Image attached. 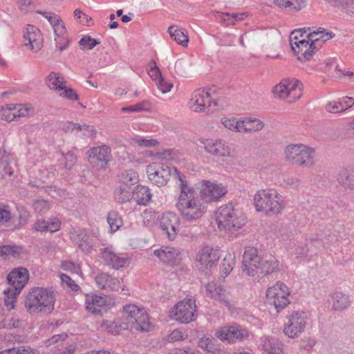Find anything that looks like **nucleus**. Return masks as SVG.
Listing matches in <instances>:
<instances>
[{"mask_svg": "<svg viewBox=\"0 0 354 354\" xmlns=\"http://www.w3.org/2000/svg\"><path fill=\"white\" fill-rule=\"evenodd\" d=\"M180 193L176 207L183 218L192 222L201 218L206 211V207L193 187L189 186L187 180H181L178 183Z\"/></svg>", "mask_w": 354, "mask_h": 354, "instance_id": "f257e3e1", "label": "nucleus"}, {"mask_svg": "<svg viewBox=\"0 0 354 354\" xmlns=\"http://www.w3.org/2000/svg\"><path fill=\"white\" fill-rule=\"evenodd\" d=\"M55 302L54 291L41 287L32 288L24 301L27 312L30 315L50 313L54 310Z\"/></svg>", "mask_w": 354, "mask_h": 354, "instance_id": "f03ea898", "label": "nucleus"}, {"mask_svg": "<svg viewBox=\"0 0 354 354\" xmlns=\"http://www.w3.org/2000/svg\"><path fill=\"white\" fill-rule=\"evenodd\" d=\"M253 201L256 211L267 216H277L286 207L283 197L274 189L258 190Z\"/></svg>", "mask_w": 354, "mask_h": 354, "instance_id": "7ed1b4c3", "label": "nucleus"}, {"mask_svg": "<svg viewBox=\"0 0 354 354\" xmlns=\"http://www.w3.org/2000/svg\"><path fill=\"white\" fill-rule=\"evenodd\" d=\"M245 220L242 211L232 203L221 205L216 211V221L220 230L236 232L245 224Z\"/></svg>", "mask_w": 354, "mask_h": 354, "instance_id": "20e7f679", "label": "nucleus"}, {"mask_svg": "<svg viewBox=\"0 0 354 354\" xmlns=\"http://www.w3.org/2000/svg\"><path fill=\"white\" fill-rule=\"evenodd\" d=\"M122 324L124 329L136 330L138 331H149L151 324L149 317L144 308L136 305L129 304L124 306Z\"/></svg>", "mask_w": 354, "mask_h": 354, "instance_id": "39448f33", "label": "nucleus"}, {"mask_svg": "<svg viewBox=\"0 0 354 354\" xmlns=\"http://www.w3.org/2000/svg\"><path fill=\"white\" fill-rule=\"evenodd\" d=\"M9 287L3 290L4 304L10 308H14L16 297L19 294L29 279L27 269L19 268L11 271L7 277Z\"/></svg>", "mask_w": 354, "mask_h": 354, "instance_id": "423d86ee", "label": "nucleus"}, {"mask_svg": "<svg viewBox=\"0 0 354 354\" xmlns=\"http://www.w3.org/2000/svg\"><path fill=\"white\" fill-rule=\"evenodd\" d=\"M284 157L292 165L309 167L315 163V149L303 144H290L284 149Z\"/></svg>", "mask_w": 354, "mask_h": 354, "instance_id": "0eeeda50", "label": "nucleus"}, {"mask_svg": "<svg viewBox=\"0 0 354 354\" xmlns=\"http://www.w3.org/2000/svg\"><path fill=\"white\" fill-rule=\"evenodd\" d=\"M147 174L152 183L158 187L166 185L171 176L178 180L179 183H181V180H186L185 176L181 174L175 167H170L160 162L149 164L147 167Z\"/></svg>", "mask_w": 354, "mask_h": 354, "instance_id": "6e6552de", "label": "nucleus"}, {"mask_svg": "<svg viewBox=\"0 0 354 354\" xmlns=\"http://www.w3.org/2000/svg\"><path fill=\"white\" fill-rule=\"evenodd\" d=\"M273 93L275 97L292 103L301 97L302 84L295 78L285 79L274 87Z\"/></svg>", "mask_w": 354, "mask_h": 354, "instance_id": "1a4fd4ad", "label": "nucleus"}, {"mask_svg": "<svg viewBox=\"0 0 354 354\" xmlns=\"http://www.w3.org/2000/svg\"><path fill=\"white\" fill-rule=\"evenodd\" d=\"M288 319L284 325L283 333L288 337L294 339L305 330L310 317L303 310H295L288 316Z\"/></svg>", "mask_w": 354, "mask_h": 354, "instance_id": "9d476101", "label": "nucleus"}, {"mask_svg": "<svg viewBox=\"0 0 354 354\" xmlns=\"http://www.w3.org/2000/svg\"><path fill=\"white\" fill-rule=\"evenodd\" d=\"M214 335L222 342L234 344L248 339L250 337V332L245 327L234 324L219 328L216 330Z\"/></svg>", "mask_w": 354, "mask_h": 354, "instance_id": "9b49d317", "label": "nucleus"}, {"mask_svg": "<svg viewBox=\"0 0 354 354\" xmlns=\"http://www.w3.org/2000/svg\"><path fill=\"white\" fill-rule=\"evenodd\" d=\"M288 288L282 282L278 281L266 292V298L270 305H273L277 312L283 309L289 303Z\"/></svg>", "mask_w": 354, "mask_h": 354, "instance_id": "f8f14e48", "label": "nucleus"}, {"mask_svg": "<svg viewBox=\"0 0 354 354\" xmlns=\"http://www.w3.org/2000/svg\"><path fill=\"white\" fill-rule=\"evenodd\" d=\"M205 151L217 158H233L235 150L225 140L221 139H205L201 141Z\"/></svg>", "mask_w": 354, "mask_h": 354, "instance_id": "ddd939ff", "label": "nucleus"}, {"mask_svg": "<svg viewBox=\"0 0 354 354\" xmlns=\"http://www.w3.org/2000/svg\"><path fill=\"white\" fill-rule=\"evenodd\" d=\"M196 306L195 301L189 299L178 302L173 308L171 314L176 320L187 324L194 320L196 317Z\"/></svg>", "mask_w": 354, "mask_h": 354, "instance_id": "4468645a", "label": "nucleus"}, {"mask_svg": "<svg viewBox=\"0 0 354 354\" xmlns=\"http://www.w3.org/2000/svg\"><path fill=\"white\" fill-rule=\"evenodd\" d=\"M262 258L256 248L247 247L243 255V272L251 277L258 274Z\"/></svg>", "mask_w": 354, "mask_h": 354, "instance_id": "2eb2a0df", "label": "nucleus"}, {"mask_svg": "<svg viewBox=\"0 0 354 354\" xmlns=\"http://www.w3.org/2000/svg\"><path fill=\"white\" fill-rule=\"evenodd\" d=\"M219 258L218 248L204 246L196 255V267L201 272H207L218 261Z\"/></svg>", "mask_w": 354, "mask_h": 354, "instance_id": "dca6fc26", "label": "nucleus"}, {"mask_svg": "<svg viewBox=\"0 0 354 354\" xmlns=\"http://www.w3.org/2000/svg\"><path fill=\"white\" fill-rule=\"evenodd\" d=\"M179 225L180 218L174 212H165L159 219L160 228L170 241L174 240L179 232Z\"/></svg>", "mask_w": 354, "mask_h": 354, "instance_id": "f3484780", "label": "nucleus"}, {"mask_svg": "<svg viewBox=\"0 0 354 354\" xmlns=\"http://www.w3.org/2000/svg\"><path fill=\"white\" fill-rule=\"evenodd\" d=\"M31 111L30 104H7L0 109V120L11 122L27 117Z\"/></svg>", "mask_w": 354, "mask_h": 354, "instance_id": "a211bd4d", "label": "nucleus"}, {"mask_svg": "<svg viewBox=\"0 0 354 354\" xmlns=\"http://www.w3.org/2000/svg\"><path fill=\"white\" fill-rule=\"evenodd\" d=\"M227 189L222 185H218L209 180L202 182L201 197L206 202H214L224 196Z\"/></svg>", "mask_w": 354, "mask_h": 354, "instance_id": "6ab92c4d", "label": "nucleus"}, {"mask_svg": "<svg viewBox=\"0 0 354 354\" xmlns=\"http://www.w3.org/2000/svg\"><path fill=\"white\" fill-rule=\"evenodd\" d=\"M95 282L102 290L118 292L121 289L125 291V286L122 285L123 279L113 277L108 273L98 274L95 277Z\"/></svg>", "mask_w": 354, "mask_h": 354, "instance_id": "aec40b11", "label": "nucleus"}, {"mask_svg": "<svg viewBox=\"0 0 354 354\" xmlns=\"http://www.w3.org/2000/svg\"><path fill=\"white\" fill-rule=\"evenodd\" d=\"M292 50L297 55L299 60L306 62L310 60L317 49L313 43L308 38V40L301 39L298 41H294L292 44Z\"/></svg>", "mask_w": 354, "mask_h": 354, "instance_id": "412c9836", "label": "nucleus"}, {"mask_svg": "<svg viewBox=\"0 0 354 354\" xmlns=\"http://www.w3.org/2000/svg\"><path fill=\"white\" fill-rule=\"evenodd\" d=\"M212 97L209 90L197 89L192 95L190 106L196 112H203L211 106Z\"/></svg>", "mask_w": 354, "mask_h": 354, "instance_id": "4be33fe9", "label": "nucleus"}, {"mask_svg": "<svg viewBox=\"0 0 354 354\" xmlns=\"http://www.w3.org/2000/svg\"><path fill=\"white\" fill-rule=\"evenodd\" d=\"M101 257L106 265L115 270L123 268L128 261L127 254H118L110 248L102 249Z\"/></svg>", "mask_w": 354, "mask_h": 354, "instance_id": "5701e85b", "label": "nucleus"}, {"mask_svg": "<svg viewBox=\"0 0 354 354\" xmlns=\"http://www.w3.org/2000/svg\"><path fill=\"white\" fill-rule=\"evenodd\" d=\"M24 37L25 41H28V43H26L25 45H29L30 49L35 52H38L43 46L44 40L42 34L40 30L35 26H27Z\"/></svg>", "mask_w": 354, "mask_h": 354, "instance_id": "b1692460", "label": "nucleus"}, {"mask_svg": "<svg viewBox=\"0 0 354 354\" xmlns=\"http://www.w3.org/2000/svg\"><path fill=\"white\" fill-rule=\"evenodd\" d=\"M257 346L263 351V354H283L281 342L270 336L261 337Z\"/></svg>", "mask_w": 354, "mask_h": 354, "instance_id": "393cba45", "label": "nucleus"}, {"mask_svg": "<svg viewBox=\"0 0 354 354\" xmlns=\"http://www.w3.org/2000/svg\"><path fill=\"white\" fill-rule=\"evenodd\" d=\"M111 160V149L108 146L102 145L93 147L88 151V161L92 165L98 162L102 167L106 165Z\"/></svg>", "mask_w": 354, "mask_h": 354, "instance_id": "a878e982", "label": "nucleus"}, {"mask_svg": "<svg viewBox=\"0 0 354 354\" xmlns=\"http://www.w3.org/2000/svg\"><path fill=\"white\" fill-rule=\"evenodd\" d=\"M107 303L106 297L97 295L95 294H86L85 295L86 310L93 314H100Z\"/></svg>", "mask_w": 354, "mask_h": 354, "instance_id": "bb28decb", "label": "nucleus"}, {"mask_svg": "<svg viewBox=\"0 0 354 354\" xmlns=\"http://www.w3.org/2000/svg\"><path fill=\"white\" fill-rule=\"evenodd\" d=\"M206 291L209 297L223 302L226 306L230 307L231 295L221 285L213 281L210 282L206 286Z\"/></svg>", "mask_w": 354, "mask_h": 354, "instance_id": "cd10ccee", "label": "nucleus"}, {"mask_svg": "<svg viewBox=\"0 0 354 354\" xmlns=\"http://www.w3.org/2000/svg\"><path fill=\"white\" fill-rule=\"evenodd\" d=\"M153 254L162 262L176 263L178 261L181 252L178 249L165 247L154 250Z\"/></svg>", "mask_w": 354, "mask_h": 354, "instance_id": "c85d7f7f", "label": "nucleus"}, {"mask_svg": "<svg viewBox=\"0 0 354 354\" xmlns=\"http://www.w3.org/2000/svg\"><path fill=\"white\" fill-rule=\"evenodd\" d=\"M71 239L73 242L84 252H88L91 247L88 235L84 229H79L71 232Z\"/></svg>", "mask_w": 354, "mask_h": 354, "instance_id": "c756f323", "label": "nucleus"}, {"mask_svg": "<svg viewBox=\"0 0 354 354\" xmlns=\"http://www.w3.org/2000/svg\"><path fill=\"white\" fill-rule=\"evenodd\" d=\"M133 199L139 205H147L151 200L152 194L147 187L137 185L132 192Z\"/></svg>", "mask_w": 354, "mask_h": 354, "instance_id": "7c9ffc66", "label": "nucleus"}, {"mask_svg": "<svg viewBox=\"0 0 354 354\" xmlns=\"http://www.w3.org/2000/svg\"><path fill=\"white\" fill-rule=\"evenodd\" d=\"M337 180L345 189L354 190V167L341 169L337 174Z\"/></svg>", "mask_w": 354, "mask_h": 354, "instance_id": "2f4dec72", "label": "nucleus"}, {"mask_svg": "<svg viewBox=\"0 0 354 354\" xmlns=\"http://www.w3.org/2000/svg\"><path fill=\"white\" fill-rule=\"evenodd\" d=\"M322 246L321 241L318 239L311 240L304 246H299L296 249V254L297 257L303 258L306 257H312L316 253L317 248Z\"/></svg>", "mask_w": 354, "mask_h": 354, "instance_id": "473e14b6", "label": "nucleus"}, {"mask_svg": "<svg viewBox=\"0 0 354 354\" xmlns=\"http://www.w3.org/2000/svg\"><path fill=\"white\" fill-rule=\"evenodd\" d=\"M61 223L57 218H53L50 221L45 220H38L35 224L33 228L38 232H55L60 228Z\"/></svg>", "mask_w": 354, "mask_h": 354, "instance_id": "72a5a7b5", "label": "nucleus"}, {"mask_svg": "<svg viewBox=\"0 0 354 354\" xmlns=\"http://www.w3.org/2000/svg\"><path fill=\"white\" fill-rule=\"evenodd\" d=\"M168 32L170 35V37L178 44H180L183 46H187L189 38L187 32L185 30L180 28L176 25H172L169 27Z\"/></svg>", "mask_w": 354, "mask_h": 354, "instance_id": "f704fd0d", "label": "nucleus"}, {"mask_svg": "<svg viewBox=\"0 0 354 354\" xmlns=\"http://www.w3.org/2000/svg\"><path fill=\"white\" fill-rule=\"evenodd\" d=\"M331 298L333 300V308L335 310H344L351 305V301L348 295L341 292H334L331 295Z\"/></svg>", "mask_w": 354, "mask_h": 354, "instance_id": "c9c22d12", "label": "nucleus"}, {"mask_svg": "<svg viewBox=\"0 0 354 354\" xmlns=\"http://www.w3.org/2000/svg\"><path fill=\"white\" fill-rule=\"evenodd\" d=\"M334 36L335 35L332 32L317 30L308 33L307 37L316 46V49H317L318 47L322 46L323 43L330 39Z\"/></svg>", "mask_w": 354, "mask_h": 354, "instance_id": "e433bc0d", "label": "nucleus"}, {"mask_svg": "<svg viewBox=\"0 0 354 354\" xmlns=\"http://www.w3.org/2000/svg\"><path fill=\"white\" fill-rule=\"evenodd\" d=\"M46 86L51 90L59 91L64 88L66 82L59 73L51 72L45 79Z\"/></svg>", "mask_w": 354, "mask_h": 354, "instance_id": "4c0bfd02", "label": "nucleus"}, {"mask_svg": "<svg viewBox=\"0 0 354 354\" xmlns=\"http://www.w3.org/2000/svg\"><path fill=\"white\" fill-rule=\"evenodd\" d=\"M279 270V261L274 257H270L268 259L262 258L261 263L259 266L258 274H268Z\"/></svg>", "mask_w": 354, "mask_h": 354, "instance_id": "58836bf2", "label": "nucleus"}, {"mask_svg": "<svg viewBox=\"0 0 354 354\" xmlns=\"http://www.w3.org/2000/svg\"><path fill=\"white\" fill-rule=\"evenodd\" d=\"M306 0H274V4L280 8L290 11H299L305 6Z\"/></svg>", "mask_w": 354, "mask_h": 354, "instance_id": "ea45409f", "label": "nucleus"}, {"mask_svg": "<svg viewBox=\"0 0 354 354\" xmlns=\"http://www.w3.org/2000/svg\"><path fill=\"white\" fill-rule=\"evenodd\" d=\"M243 132L250 133L251 131H258L264 127V123L261 120L251 117L243 118Z\"/></svg>", "mask_w": 354, "mask_h": 354, "instance_id": "a19ab883", "label": "nucleus"}, {"mask_svg": "<svg viewBox=\"0 0 354 354\" xmlns=\"http://www.w3.org/2000/svg\"><path fill=\"white\" fill-rule=\"evenodd\" d=\"M10 155L5 149H0V174L1 176H12L13 171L10 167L11 163Z\"/></svg>", "mask_w": 354, "mask_h": 354, "instance_id": "79ce46f5", "label": "nucleus"}, {"mask_svg": "<svg viewBox=\"0 0 354 354\" xmlns=\"http://www.w3.org/2000/svg\"><path fill=\"white\" fill-rule=\"evenodd\" d=\"M77 149L76 148H73L67 153H61L62 158L60 159V161L66 169H71L76 164L77 160Z\"/></svg>", "mask_w": 354, "mask_h": 354, "instance_id": "37998d69", "label": "nucleus"}, {"mask_svg": "<svg viewBox=\"0 0 354 354\" xmlns=\"http://www.w3.org/2000/svg\"><path fill=\"white\" fill-rule=\"evenodd\" d=\"M221 122L225 128L232 131L243 132V119L237 120L234 117L230 118L225 117L221 119Z\"/></svg>", "mask_w": 354, "mask_h": 354, "instance_id": "c03bdc74", "label": "nucleus"}, {"mask_svg": "<svg viewBox=\"0 0 354 354\" xmlns=\"http://www.w3.org/2000/svg\"><path fill=\"white\" fill-rule=\"evenodd\" d=\"M132 192L130 187L125 185L120 186L115 191V199L120 203H127L133 199Z\"/></svg>", "mask_w": 354, "mask_h": 354, "instance_id": "a18cd8bd", "label": "nucleus"}, {"mask_svg": "<svg viewBox=\"0 0 354 354\" xmlns=\"http://www.w3.org/2000/svg\"><path fill=\"white\" fill-rule=\"evenodd\" d=\"M119 180L122 183L127 185H133L136 184L139 180V176L136 171L133 170L122 171L119 175Z\"/></svg>", "mask_w": 354, "mask_h": 354, "instance_id": "49530a36", "label": "nucleus"}, {"mask_svg": "<svg viewBox=\"0 0 354 354\" xmlns=\"http://www.w3.org/2000/svg\"><path fill=\"white\" fill-rule=\"evenodd\" d=\"M0 354H40L35 348L28 346H19L0 351Z\"/></svg>", "mask_w": 354, "mask_h": 354, "instance_id": "de8ad7c7", "label": "nucleus"}, {"mask_svg": "<svg viewBox=\"0 0 354 354\" xmlns=\"http://www.w3.org/2000/svg\"><path fill=\"white\" fill-rule=\"evenodd\" d=\"M107 222L110 226L111 232H116L122 225V219L115 211H111L108 214Z\"/></svg>", "mask_w": 354, "mask_h": 354, "instance_id": "09e8293b", "label": "nucleus"}, {"mask_svg": "<svg viewBox=\"0 0 354 354\" xmlns=\"http://www.w3.org/2000/svg\"><path fill=\"white\" fill-rule=\"evenodd\" d=\"M216 339L209 335H205L198 341V346L208 352H214L216 349Z\"/></svg>", "mask_w": 354, "mask_h": 354, "instance_id": "8fccbe9b", "label": "nucleus"}, {"mask_svg": "<svg viewBox=\"0 0 354 354\" xmlns=\"http://www.w3.org/2000/svg\"><path fill=\"white\" fill-rule=\"evenodd\" d=\"M235 257L233 254H227L223 260L221 272L226 277L232 270L235 265Z\"/></svg>", "mask_w": 354, "mask_h": 354, "instance_id": "3c124183", "label": "nucleus"}, {"mask_svg": "<svg viewBox=\"0 0 354 354\" xmlns=\"http://www.w3.org/2000/svg\"><path fill=\"white\" fill-rule=\"evenodd\" d=\"M333 7L337 8L346 15L354 17V0H341L340 4H337Z\"/></svg>", "mask_w": 354, "mask_h": 354, "instance_id": "603ef678", "label": "nucleus"}, {"mask_svg": "<svg viewBox=\"0 0 354 354\" xmlns=\"http://www.w3.org/2000/svg\"><path fill=\"white\" fill-rule=\"evenodd\" d=\"M187 333L185 330L175 329L165 337V341L168 342H175L185 339L187 337Z\"/></svg>", "mask_w": 354, "mask_h": 354, "instance_id": "864d4df0", "label": "nucleus"}, {"mask_svg": "<svg viewBox=\"0 0 354 354\" xmlns=\"http://www.w3.org/2000/svg\"><path fill=\"white\" fill-rule=\"evenodd\" d=\"M155 157L161 160H174L178 158V153L171 149H163L156 152Z\"/></svg>", "mask_w": 354, "mask_h": 354, "instance_id": "5fc2aeb1", "label": "nucleus"}, {"mask_svg": "<svg viewBox=\"0 0 354 354\" xmlns=\"http://www.w3.org/2000/svg\"><path fill=\"white\" fill-rule=\"evenodd\" d=\"M100 43V42L98 40L93 39L90 36H85L82 37L79 41L80 45L82 46L84 49L86 50L93 49L96 45L99 44Z\"/></svg>", "mask_w": 354, "mask_h": 354, "instance_id": "6e6d98bb", "label": "nucleus"}, {"mask_svg": "<svg viewBox=\"0 0 354 354\" xmlns=\"http://www.w3.org/2000/svg\"><path fill=\"white\" fill-rule=\"evenodd\" d=\"M326 109L327 111L334 113L345 111L344 106L342 105V102H340L339 100L328 102L326 105Z\"/></svg>", "mask_w": 354, "mask_h": 354, "instance_id": "4d7b16f0", "label": "nucleus"}, {"mask_svg": "<svg viewBox=\"0 0 354 354\" xmlns=\"http://www.w3.org/2000/svg\"><path fill=\"white\" fill-rule=\"evenodd\" d=\"M11 219V212L8 205L0 203V225L9 222Z\"/></svg>", "mask_w": 354, "mask_h": 354, "instance_id": "13d9d810", "label": "nucleus"}, {"mask_svg": "<svg viewBox=\"0 0 354 354\" xmlns=\"http://www.w3.org/2000/svg\"><path fill=\"white\" fill-rule=\"evenodd\" d=\"M60 279L63 284H65L72 291L77 292L80 290V286L67 274H60Z\"/></svg>", "mask_w": 354, "mask_h": 354, "instance_id": "bf43d9fd", "label": "nucleus"}, {"mask_svg": "<svg viewBox=\"0 0 354 354\" xmlns=\"http://www.w3.org/2000/svg\"><path fill=\"white\" fill-rule=\"evenodd\" d=\"M189 63L183 59H178L175 63V71L181 76H185L189 68Z\"/></svg>", "mask_w": 354, "mask_h": 354, "instance_id": "052dcab7", "label": "nucleus"}, {"mask_svg": "<svg viewBox=\"0 0 354 354\" xmlns=\"http://www.w3.org/2000/svg\"><path fill=\"white\" fill-rule=\"evenodd\" d=\"M19 223L16 225L17 227L24 226L27 224L30 214L27 209L23 207H17Z\"/></svg>", "mask_w": 354, "mask_h": 354, "instance_id": "680f3d73", "label": "nucleus"}, {"mask_svg": "<svg viewBox=\"0 0 354 354\" xmlns=\"http://www.w3.org/2000/svg\"><path fill=\"white\" fill-rule=\"evenodd\" d=\"M149 103L147 101H143L142 102H139L136 104L131 105L129 106L123 107L122 109V112H140L142 111L148 109Z\"/></svg>", "mask_w": 354, "mask_h": 354, "instance_id": "e2e57ef3", "label": "nucleus"}, {"mask_svg": "<svg viewBox=\"0 0 354 354\" xmlns=\"http://www.w3.org/2000/svg\"><path fill=\"white\" fill-rule=\"evenodd\" d=\"M133 141L135 144L141 147H152L159 144L158 141L156 139L138 138L134 139Z\"/></svg>", "mask_w": 354, "mask_h": 354, "instance_id": "0e129e2a", "label": "nucleus"}, {"mask_svg": "<svg viewBox=\"0 0 354 354\" xmlns=\"http://www.w3.org/2000/svg\"><path fill=\"white\" fill-rule=\"evenodd\" d=\"M150 64H151V66H150L149 71H148V74L153 79V80H154L156 82L160 78L162 77L160 71L158 68V67L156 66V64L154 61H152Z\"/></svg>", "mask_w": 354, "mask_h": 354, "instance_id": "69168bd1", "label": "nucleus"}, {"mask_svg": "<svg viewBox=\"0 0 354 354\" xmlns=\"http://www.w3.org/2000/svg\"><path fill=\"white\" fill-rule=\"evenodd\" d=\"M226 18L223 19V21L226 22V25L228 26L230 24H234L236 21H242L243 20L244 14H238V13H233V14H225Z\"/></svg>", "mask_w": 354, "mask_h": 354, "instance_id": "338daca9", "label": "nucleus"}, {"mask_svg": "<svg viewBox=\"0 0 354 354\" xmlns=\"http://www.w3.org/2000/svg\"><path fill=\"white\" fill-rule=\"evenodd\" d=\"M55 46L60 51L66 49L70 43V39L66 37L55 38Z\"/></svg>", "mask_w": 354, "mask_h": 354, "instance_id": "774afa93", "label": "nucleus"}]
</instances>
